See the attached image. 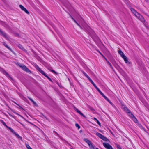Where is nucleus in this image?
I'll return each instance as SVG.
<instances>
[{"mask_svg": "<svg viewBox=\"0 0 149 149\" xmlns=\"http://www.w3.org/2000/svg\"><path fill=\"white\" fill-rule=\"evenodd\" d=\"M84 28L85 30L87 31L88 33L90 35L95 42H100L99 38L95 34L93 31L89 26L85 25L84 26Z\"/></svg>", "mask_w": 149, "mask_h": 149, "instance_id": "f257e3e1", "label": "nucleus"}, {"mask_svg": "<svg viewBox=\"0 0 149 149\" xmlns=\"http://www.w3.org/2000/svg\"><path fill=\"white\" fill-rule=\"evenodd\" d=\"M84 75L88 79L89 81L91 83L93 84L94 87L96 88V89L99 92L100 91V90L97 88L96 85L94 83L92 80L90 78V77H89V76L84 71L82 72Z\"/></svg>", "mask_w": 149, "mask_h": 149, "instance_id": "f03ea898", "label": "nucleus"}, {"mask_svg": "<svg viewBox=\"0 0 149 149\" xmlns=\"http://www.w3.org/2000/svg\"><path fill=\"white\" fill-rule=\"evenodd\" d=\"M35 67L38 71H39L44 76L46 77L48 79L49 78V77L46 74L45 72L41 70V69L38 65H36Z\"/></svg>", "mask_w": 149, "mask_h": 149, "instance_id": "7ed1b4c3", "label": "nucleus"}, {"mask_svg": "<svg viewBox=\"0 0 149 149\" xmlns=\"http://www.w3.org/2000/svg\"><path fill=\"white\" fill-rule=\"evenodd\" d=\"M142 22H145L146 20L143 16L139 13L136 16Z\"/></svg>", "mask_w": 149, "mask_h": 149, "instance_id": "20e7f679", "label": "nucleus"}, {"mask_svg": "<svg viewBox=\"0 0 149 149\" xmlns=\"http://www.w3.org/2000/svg\"><path fill=\"white\" fill-rule=\"evenodd\" d=\"M0 34L7 39H9V37L8 36L4 31H3L0 29Z\"/></svg>", "mask_w": 149, "mask_h": 149, "instance_id": "39448f33", "label": "nucleus"}, {"mask_svg": "<svg viewBox=\"0 0 149 149\" xmlns=\"http://www.w3.org/2000/svg\"><path fill=\"white\" fill-rule=\"evenodd\" d=\"M104 146L107 149H112V147L109 143H103Z\"/></svg>", "mask_w": 149, "mask_h": 149, "instance_id": "423d86ee", "label": "nucleus"}, {"mask_svg": "<svg viewBox=\"0 0 149 149\" xmlns=\"http://www.w3.org/2000/svg\"><path fill=\"white\" fill-rule=\"evenodd\" d=\"M19 7L21 8V9L24 11L27 14L29 15V12L22 5H19Z\"/></svg>", "mask_w": 149, "mask_h": 149, "instance_id": "0eeeda50", "label": "nucleus"}, {"mask_svg": "<svg viewBox=\"0 0 149 149\" xmlns=\"http://www.w3.org/2000/svg\"><path fill=\"white\" fill-rule=\"evenodd\" d=\"M123 58L124 59L125 63L127 65H129L131 64V63L129 61L128 58L126 56Z\"/></svg>", "mask_w": 149, "mask_h": 149, "instance_id": "6e6552de", "label": "nucleus"}, {"mask_svg": "<svg viewBox=\"0 0 149 149\" xmlns=\"http://www.w3.org/2000/svg\"><path fill=\"white\" fill-rule=\"evenodd\" d=\"M101 95L107 100L111 105H113V104L104 95L102 92L100 93Z\"/></svg>", "mask_w": 149, "mask_h": 149, "instance_id": "1a4fd4ad", "label": "nucleus"}, {"mask_svg": "<svg viewBox=\"0 0 149 149\" xmlns=\"http://www.w3.org/2000/svg\"><path fill=\"white\" fill-rule=\"evenodd\" d=\"M118 53L122 58L125 56L124 53L120 49L118 50Z\"/></svg>", "mask_w": 149, "mask_h": 149, "instance_id": "9d476101", "label": "nucleus"}, {"mask_svg": "<svg viewBox=\"0 0 149 149\" xmlns=\"http://www.w3.org/2000/svg\"><path fill=\"white\" fill-rule=\"evenodd\" d=\"M129 116H130V117L132 118V120L135 123H137V119L134 117V116L131 113L130 115H129Z\"/></svg>", "mask_w": 149, "mask_h": 149, "instance_id": "9b49d317", "label": "nucleus"}, {"mask_svg": "<svg viewBox=\"0 0 149 149\" xmlns=\"http://www.w3.org/2000/svg\"><path fill=\"white\" fill-rule=\"evenodd\" d=\"M75 110L79 114L83 116L84 118H86V116L84 115L80 111H79L77 109V108H75Z\"/></svg>", "mask_w": 149, "mask_h": 149, "instance_id": "f8f14e48", "label": "nucleus"}, {"mask_svg": "<svg viewBox=\"0 0 149 149\" xmlns=\"http://www.w3.org/2000/svg\"><path fill=\"white\" fill-rule=\"evenodd\" d=\"M22 69L27 72H30L29 70V69L26 66L24 65L23 66Z\"/></svg>", "mask_w": 149, "mask_h": 149, "instance_id": "ddd939ff", "label": "nucleus"}, {"mask_svg": "<svg viewBox=\"0 0 149 149\" xmlns=\"http://www.w3.org/2000/svg\"><path fill=\"white\" fill-rule=\"evenodd\" d=\"M131 10L132 13L135 15L136 16L137 14L138 13L133 8H131Z\"/></svg>", "mask_w": 149, "mask_h": 149, "instance_id": "4468645a", "label": "nucleus"}, {"mask_svg": "<svg viewBox=\"0 0 149 149\" xmlns=\"http://www.w3.org/2000/svg\"><path fill=\"white\" fill-rule=\"evenodd\" d=\"M84 140L85 142H86L87 143L88 145H90L91 143V141L87 138L84 139Z\"/></svg>", "mask_w": 149, "mask_h": 149, "instance_id": "2eb2a0df", "label": "nucleus"}, {"mask_svg": "<svg viewBox=\"0 0 149 149\" xmlns=\"http://www.w3.org/2000/svg\"><path fill=\"white\" fill-rule=\"evenodd\" d=\"M0 24H2L3 26L4 27H6L7 26V24L5 22L1 21H0Z\"/></svg>", "mask_w": 149, "mask_h": 149, "instance_id": "dca6fc26", "label": "nucleus"}, {"mask_svg": "<svg viewBox=\"0 0 149 149\" xmlns=\"http://www.w3.org/2000/svg\"><path fill=\"white\" fill-rule=\"evenodd\" d=\"M85 25H87L88 26L87 24H84V25L83 26V27H81L79 24L78 25V26L80 28H81V29H83L87 33H88V32L87 31H86V30H85V29H84V26H85Z\"/></svg>", "mask_w": 149, "mask_h": 149, "instance_id": "f3484780", "label": "nucleus"}, {"mask_svg": "<svg viewBox=\"0 0 149 149\" xmlns=\"http://www.w3.org/2000/svg\"><path fill=\"white\" fill-rule=\"evenodd\" d=\"M85 25H87L88 26L87 24H84V25L83 26V27H81L79 24L78 25V26L80 28H81V29H83L87 33H88V32L87 31H86V30H85V29H84V26H85Z\"/></svg>", "mask_w": 149, "mask_h": 149, "instance_id": "a211bd4d", "label": "nucleus"}, {"mask_svg": "<svg viewBox=\"0 0 149 149\" xmlns=\"http://www.w3.org/2000/svg\"><path fill=\"white\" fill-rule=\"evenodd\" d=\"M96 134L97 136H98L99 137H100V138L101 139L103 136V135H102L101 134H100L98 132L96 133Z\"/></svg>", "mask_w": 149, "mask_h": 149, "instance_id": "6ab92c4d", "label": "nucleus"}, {"mask_svg": "<svg viewBox=\"0 0 149 149\" xmlns=\"http://www.w3.org/2000/svg\"><path fill=\"white\" fill-rule=\"evenodd\" d=\"M96 134L97 136H98L99 137H100V138L101 139L103 136V135H102L101 134H100L98 132L96 133Z\"/></svg>", "mask_w": 149, "mask_h": 149, "instance_id": "aec40b11", "label": "nucleus"}, {"mask_svg": "<svg viewBox=\"0 0 149 149\" xmlns=\"http://www.w3.org/2000/svg\"><path fill=\"white\" fill-rule=\"evenodd\" d=\"M29 99L32 102L33 104L36 106H38L37 104L31 98L29 97Z\"/></svg>", "mask_w": 149, "mask_h": 149, "instance_id": "412c9836", "label": "nucleus"}, {"mask_svg": "<svg viewBox=\"0 0 149 149\" xmlns=\"http://www.w3.org/2000/svg\"><path fill=\"white\" fill-rule=\"evenodd\" d=\"M76 16L77 17V18L79 19L80 20H81L82 19V18L79 14H77V15H76Z\"/></svg>", "mask_w": 149, "mask_h": 149, "instance_id": "4be33fe9", "label": "nucleus"}, {"mask_svg": "<svg viewBox=\"0 0 149 149\" xmlns=\"http://www.w3.org/2000/svg\"><path fill=\"white\" fill-rule=\"evenodd\" d=\"M124 110L126 111L127 112L129 113V114H130L131 113L130 112V111L126 107H124Z\"/></svg>", "mask_w": 149, "mask_h": 149, "instance_id": "5701e85b", "label": "nucleus"}, {"mask_svg": "<svg viewBox=\"0 0 149 149\" xmlns=\"http://www.w3.org/2000/svg\"><path fill=\"white\" fill-rule=\"evenodd\" d=\"M124 110L126 111L127 112L129 113V114H130L131 113L130 112V111L126 107H124Z\"/></svg>", "mask_w": 149, "mask_h": 149, "instance_id": "b1692460", "label": "nucleus"}, {"mask_svg": "<svg viewBox=\"0 0 149 149\" xmlns=\"http://www.w3.org/2000/svg\"><path fill=\"white\" fill-rule=\"evenodd\" d=\"M102 139L106 141H109L108 139L107 138L104 137V136L102 138Z\"/></svg>", "mask_w": 149, "mask_h": 149, "instance_id": "393cba45", "label": "nucleus"}, {"mask_svg": "<svg viewBox=\"0 0 149 149\" xmlns=\"http://www.w3.org/2000/svg\"><path fill=\"white\" fill-rule=\"evenodd\" d=\"M89 146L91 149H95L94 147L93 146V145L92 143H91Z\"/></svg>", "mask_w": 149, "mask_h": 149, "instance_id": "a878e982", "label": "nucleus"}, {"mask_svg": "<svg viewBox=\"0 0 149 149\" xmlns=\"http://www.w3.org/2000/svg\"><path fill=\"white\" fill-rule=\"evenodd\" d=\"M16 136L18 138H20V139H22V137H21L18 134L16 133L15 132H14Z\"/></svg>", "mask_w": 149, "mask_h": 149, "instance_id": "bb28decb", "label": "nucleus"}, {"mask_svg": "<svg viewBox=\"0 0 149 149\" xmlns=\"http://www.w3.org/2000/svg\"><path fill=\"white\" fill-rule=\"evenodd\" d=\"M7 128H8V129H9L10 130V131L11 132H13V133L15 132L13 130V129H12L10 127H7Z\"/></svg>", "mask_w": 149, "mask_h": 149, "instance_id": "cd10ccee", "label": "nucleus"}, {"mask_svg": "<svg viewBox=\"0 0 149 149\" xmlns=\"http://www.w3.org/2000/svg\"><path fill=\"white\" fill-rule=\"evenodd\" d=\"M49 70L50 71H51L52 72H53V73H54L55 74H57L56 72L55 71H54L53 70L50 69H49Z\"/></svg>", "mask_w": 149, "mask_h": 149, "instance_id": "c85d7f7f", "label": "nucleus"}, {"mask_svg": "<svg viewBox=\"0 0 149 149\" xmlns=\"http://www.w3.org/2000/svg\"><path fill=\"white\" fill-rule=\"evenodd\" d=\"M26 146L27 148L28 149H32L31 147L28 145V144H26Z\"/></svg>", "mask_w": 149, "mask_h": 149, "instance_id": "c756f323", "label": "nucleus"}, {"mask_svg": "<svg viewBox=\"0 0 149 149\" xmlns=\"http://www.w3.org/2000/svg\"><path fill=\"white\" fill-rule=\"evenodd\" d=\"M75 126L77 127L78 129L80 128V126L79 124H76Z\"/></svg>", "mask_w": 149, "mask_h": 149, "instance_id": "7c9ffc66", "label": "nucleus"}, {"mask_svg": "<svg viewBox=\"0 0 149 149\" xmlns=\"http://www.w3.org/2000/svg\"><path fill=\"white\" fill-rule=\"evenodd\" d=\"M19 65L22 69L24 65L19 64Z\"/></svg>", "mask_w": 149, "mask_h": 149, "instance_id": "2f4dec72", "label": "nucleus"}, {"mask_svg": "<svg viewBox=\"0 0 149 149\" xmlns=\"http://www.w3.org/2000/svg\"><path fill=\"white\" fill-rule=\"evenodd\" d=\"M68 13L69 14L70 17L73 20L74 19L72 17L71 15L69 13Z\"/></svg>", "mask_w": 149, "mask_h": 149, "instance_id": "473e14b6", "label": "nucleus"}, {"mask_svg": "<svg viewBox=\"0 0 149 149\" xmlns=\"http://www.w3.org/2000/svg\"><path fill=\"white\" fill-rule=\"evenodd\" d=\"M3 44L5 47H8L7 45L5 42H3Z\"/></svg>", "mask_w": 149, "mask_h": 149, "instance_id": "72a5a7b5", "label": "nucleus"}, {"mask_svg": "<svg viewBox=\"0 0 149 149\" xmlns=\"http://www.w3.org/2000/svg\"><path fill=\"white\" fill-rule=\"evenodd\" d=\"M74 21V22L77 25H78L79 24V23L76 21L75 19H74V20H73Z\"/></svg>", "mask_w": 149, "mask_h": 149, "instance_id": "f704fd0d", "label": "nucleus"}, {"mask_svg": "<svg viewBox=\"0 0 149 149\" xmlns=\"http://www.w3.org/2000/svg\"><path fill=\"white\" fill-rule=\"evenodd\" d=\"M2 123L5 126H6L7 127H8L6 125V123H5L3 122V121L2 122Z\"/></svg>", "mask_w": 149, "mask_h": 149, "instance_id": "c9c22d12", "label": "nucleus"}, {"mask_svg": "<svg viewBox=\"0 0 149 149\" xmlns=\"http://www.w3.org/2000/svg\"><path fill=\"white\" fill-rule=\"evenodd\" d=\"M117 147L118 149H121L119 145H117Z\"/></svg>", "mask_w": 149, "mask_h": 149, "instance_id": "e433bc0d", "label": "nucleus"}, {"mask_svg": "<svg viewBox=\"0 0 149 149\" xmlns=\"http://www.w3.org/2000/svg\"><path fill=\"white\" fill-rule=\"evenodd\" d=\"M97 123V124L100 125V123L99 122V121L97 120L96 121Z\"/></svg>", "mask_w": 149, "mask_h": 149, "instance_id": "4c0bfd02", "label": "nucleus"}, {"mask_svg": "<svg viewBox=\"0 0 149 149\" xmlns=\"http://www.w3.org/2000/svg\"><path fill=\"white\" fill-rule=\"evenodd\" d=\"M58 35H59V37H60V38L61 39L62 38V35L61 34H58Z\"/></svg>", "mask_w": 149, "mask_h": 149, "instance_id": "58836bf2", "label": "nucleus"}, {"mask_svg": "<svg viewBox=\"0 0 149 149\" xmlns=\"http://www.w3.org/2000/svg\"><path fill=\"white\" fill-rule=\"evenodd\" d=\"M94 120H95V121H97V120H98L95 118H93V119Z\"/></svg>", "mask_w": 149, "mask_h": 149, "instance_id": "ea45409f", "label": "nucleus"}, {"mask_svg": "<svg viewBox=\"0 0 149 149\" xmlns=\"http://www.w3.org/2000/svg\"><path fill=\"white\" fill-rule=\"evenodd\" d=\"M98 52L102 56V55H103L102 53H101L100 51H98Z\"/></svg>", "mask_w": 149, "mask_h": 149, "instance_id": "a19ab883", "label": "nucleus"}, {"mask_svg": "<svg viewBox=\"0 0 149 149\" xmlns=\"http://www.w3.org/2000/svg\"><path fill=\"white\" fill-rule=\"evenodd\" d=\"M4 74H6V75H8V73L6 72H5V71H4Z\"/></svg>", "mask_w": 149, "mask_h": 149, "instance_id": "79ce46f5", "label": "nucleus"}, {"mask_svg": "<svg viewBox=\"0 0 149 149\" xmlns=\"http://www.w3.org/2000/svg\"><path fill=\"white\" fill-rule=\"evenodd\" d=\"M43 116L46 119L48 120V119L44 115H43Z\"/></svg>", "mask_w": 149, "mask_h": 149, "instance_id": "37998d69", "label": "nucleus"}, {"mask_svg": "<svg viewBox=\"0 0 149 149\" xmlns=\"http://www.w3.org/2000/svg\"><path fill=\"white\" fill-rule=\"evenodd\" d=\"M109 65L110 66V67H111V68H113V67L112 66V65L111 64L110 65Z\"/></svg>", "mask_w": 149, "mask_h": 149, "instance_id": "c03bdc74", "label": "nucleus"}, {"mask_svg": "<svg viewBox=\"0 0 149 149\" xmlns=\"http://www.w3.org/2000/svg\"><path fill=\"white\" fill-rule=\"evenodd\" d=\"M107 62L109 65L111 64L108 61H107Z\"/></svg>", "mask_w": 149, "mask_h": 149, "instance_id": "a18cd8bd", "label": "nucleus"}, {"mask_svg": "<svg viewBox=\"0 0 149 149\" xmlns=\"http://www.w3.org/2000/svg\"><path fill=\"white\" fill-rule=\"evenodd\" d=\"M49 80L50 81H52V80L51 79L49 78Z\"/></svg>", "mask_w": 149, "mask_h": 149, "instance_id": "49530a36", "label": "nucleus"}, {"mask_svg": "<svg viewBox=\"0 0 149 149\" xmlns=\"http://www.w3.org/2000/svg\"><path fill=\"white\" fill-rule=\"evenodd\" d=\"M7 48H8V49H9V50H11V49H10V47H7Z\"/></svg>", "mask_w": 149, "mask_h": 149, "instance_id": "de8ad7c7", "label": "nucleus"}, {"mask_svg": "<svg viewBox=\"0 0 149 149\" xmlns=\"http://www.w3.org/2000/svg\"><path fill=\"white\" fill-rule=\"evenodd\" d=\"M21 47V49H23V47Z\"/></svg>", "mask_w": 149, "mask_h": 149, "instance_id": "09e8293b", "label": "nucleus"}, {"mask_svg": "<svg viewBox=\"0 0 149 149\" xmlns=\"http://www.w3.org/2000/svg\"><path fill=\"white\" fill-rule=\"evenodd\" d=\"M102 56L103 57V58H105V57L103 55H102Z\"/></svg>", "mask_w": 149, "mask_h": 149, "instance_id": "8fccbe9b", "label": "nucleus"}, {"mask_svg": "<svg viewBox=\"0 0 149 149\" xmlns=\"http://www.w3.org/2000/svg\"><path fill=\"white\" fill-rule=\"evenodd\" d=\"M105 60L106 61H108L107 60V59L106 58H105Z\"/></svg>", "mask_w": 149, "mask_h": 149, "instance_id": "3c124183", "label": "nucleus"}, {"mask_svg": "<svg viewBox=\"0 0 149 149\" xmlns=\"http://www.w3.org/2000/svg\"><path fill=\"white\" fill-rule=\"evenodd\" d=\"M99 92V93H102V92L101 91H100Z\"/></svg>", "mask_w": 149, "mask_h": 149, "instance_id": "603ef678", "label": "nucleus"}, {"mask_svg": "<svg viewBox=\"0 0 149 149\" xmlns=\"http://www.w3.org/2000/svg\"><path fill=\"white\" fill-rule=\"evenodd\" d=\"M147 15L149 17V15Z\"/></svg>", "mask_w": 149, "mask_h": 149, "instance_id": "864d4df0", "label": "nucleus"}, {"mask_svg": "<svg viewBox=\"0 0 149 149\" xmlns=\"http://www.w3.org/2000/svg\"><path fill=\"white\" fill-rule=\"evenodd\" d=\"M21 124L22 125H23L22 124V123H21Z\"/></svg>", "mask_w": 149, "mask_h": 149, "instance_id": "5fc2aeb1", "label": "nucleus"}, {"mask_svg": "<svg viewBox=\"0 0 149 149\" xmlns=\"http://www.w3.org/2000/svg\"><path fill=\"white\" fill-rule=\"evenodd\" d=\"M19 107H20V108H22V107H20V106Z\"/></svg>", "mask_w": 149, "mask_h": 149, "instance_id": "6e6d98bb", "label": "nucleus"}]
</instances>
